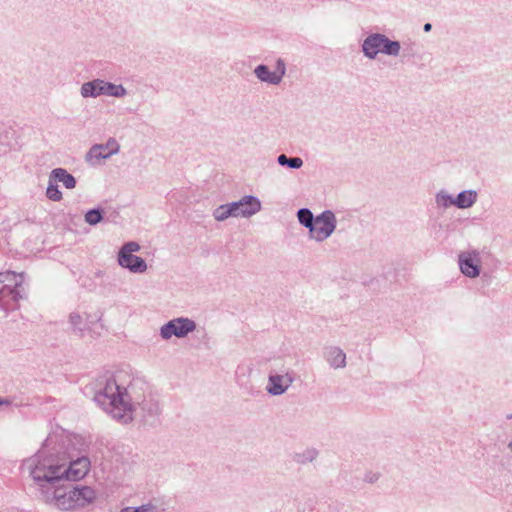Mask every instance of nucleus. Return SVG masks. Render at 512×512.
Here are the masks:
<instances>
[{
	"instance_id": "27",
	"label": "nucleus",
	"mask_w": 512,
	"mask_h": 512,
	"mask_svg": "<svg viewBox=\"0 0 512 512\" xmlns=\"http://www.w3.org/2000/svg\"><path fill=\"white\" fill-rule=\"evenodd\" d=\"M379 474L375 472H368L364 476V480L368 483H374L378 480Z\"/></svg>"
},
{
	"instance_id": "18",
	"label": "nucleus",
	"mask_w": 512,
	"mask_h": 512,
	"mask_svg": "<svg viewBox=\"0 0 512 512\" xmlns=\"http://www.w3.org/2000/svg\"><path fill=\"white\" fill-rule=\"evenodd\" d=\"M479 199V193L474 189H465L455 195V207L466 210L472 208Z\"/></svg>"
},
{
	"instance_id": "6",
	"label": "nucleus",
	"mask_w": 512,
	"mask_h": 512,
	"mask_svg": "<svg viewBox=\"0 0 512 512\" xmlns=\"http://www.w3.org/2000/svg\"><path fill=\"white\" fill-rule=\"evenodd\" d=\"M24 274L12 271L0 273V308L5 311L15 310L23 298Z\"/></svg>"
},
{
	"instance_id": "4",
	"label": "nucleus",
	"mask_w": 512,
	"mask_h": 512,
	"mask_svg": "<svg viewBox=\"0 0 512 512\" xmlns=\"http://www.w3.org/2000/svg\"><path fill=\"white\" fill-rule=\"evenodd\" d=\"M360 47L363 56L368 60H376L380 56L396 59L401 56L403 50L399 40L378 31L369 32Z\"/></svg>"
},
{
	"instance_id": "3",
	"label": "nucleus",
	"mask_w": 512,
	"mask_h": 512,
	"mask_svg": "<svg viewBox=\"0 0 512 512\" xmlns=\"http://www.w3.org/2000/svg\"><path fill=\"white\" fill-rule=\"evenodd\" d=\"M44 499L62 511L83 509L95 502L97 492L86 485L62 484L44 490Z\"/></svg>"
},
{
	"instance_id": "19",
	"label": "nucleus",
	"mask_w": 512,
	"mask_h": 512,
	"mask_svg": "<svg viewBox=\"0 0 512 512\" xmlns=\"http://www.w3.org/2000/svg\"><path fill=\"white\" fill-rule=\"evenodd\" d=\"M434 203L437 210L444 212L455 207V195L446 189H439L434 195Z\"/></svg>"
},
{
	"instance_id": "9",
	"label": "nucleus",
	"mask_w": 512,
	"mask_h": 512,
	"mask_svg": "<svg viewBox=\"0 0 512 512\" xmlns=\"http://www.w3.org/2000/svg\"><path fill=\"white\" fill-rule=\"evenodd\" d=\"M72 450V440L69 437L67 448L62 449L61 453L63 480L78 481L88 473L90 460L87 457H80L73 460Z\"/></svg>"
},
{
	"instance_id": "7",
	"label": "nucleus",
	"mask_w": 512,
	"mask_h": 512,
	"mask_svg": "<svg viewBox=\"0 0 512 512\" xmlns=\"http://www.w3.org/2000/svg\"><path fill=\"white\" fill-rule=\"evenodd\" d=\"M101 315L98 312L75 310L68 315V323L72 333L81 338H94L100 333L97 329L100 324Z\"/></svg>"
},
{
	"instance_id": "21",
	"label": "nucleus",
	"mask_w": 512,
	"mask_h": 512,
	"mask_svg": "<svg viewBox=\"0 0 512 512\" xmlns=\"http://www.w3.org/2000/svg\"><path fill=\"white\" fill-rule=\"evenodd\" d=\"M59 183L55 180L50 172L48 175V183L45 190V196L48 200L53 202H60L63 200V193L59 188Z\"/></svg>"
},
{
	"instance_id": "15",
	"label": "nucleus",
	"mask_w": 512,
	"mask_h": 512,
	"mask_svg": "<svg viewBox=\"0 0 512 512\" xmlns=\"http://www.w3.org/2000/svg\"><path fill=\"white\" fill-rule=\"evenodd\" d=\"M286 74V63L278 58L273 68L265 64H260L254 68L255 77L268 85H279Z\"/></svg>"
},
{
	"instance_id": "23",
	"label": "nucleus",
	"mask_w": 512,
	"mask_h": 512,
	"mask_svg": "<svg viewBox=\"0 0 512 512\" xmlns=\"http://www.w3.org/2000/svg\"><path fill=\"white\" fill-rule=\"evenodd\" d=\"M277 162L281 166H287L291 169H300L303 166V160L300 157L288 158L285 154L277 157Z\"/></svg>"
},
{
	"instance_id": "10",
	"label": "nucleus",
	"mask_w": 512,
	"mask_h": 512,
	"mask_svg": "<svg viewBox=\"0 0 512 512\" xmlns=\"http://www.w3.org/2000/svg\"><path fill=\"white\" fill-rule=\"evenodd\" d=\"M197 329L196 322L188 317H176L164 323L159 328V336L163 341H169L172 337L183 339L194 333Z\"/></svg>"
},
{
	"instance_id": "17",
	"label": "nucleus",
	"mask_w": 512,
	"mask_h": 512,
	"mask_svg": "<svg viewBox=\"0 0 512 512\" xmlns=\"http://www.w3.org/2000/svg\"><path fill=\"white\" fill-rule=\"evenodd\" d=\"M323 357L328 365L333 369H343L346 367V353L340 347H326L323 352Z\"/></svg>"
},
{
	"instance_id": "25",
	"label": "nucleus",
	"mask_w": 512,
	"mask_h": 512,
	"mask_svg": "<svg viewBox=\"0 0 512 512\" xmlns=\"http://www.w3.org/2000/svg\"><path fill=\"white\" fill-rule=\"evenodd\" d=\"M103 219V212L100 209H91L84 215V220L89 225H97Z\"/></svg>"
},
{
	"instance_id": "13",
	"label": "nucleus",
	"mask_w": 512,
	"mask_h": 512,
	"mask_svg": "<svg viewBox=\"0 0 512 512\" xmlns=\"http://www.w3.org/2000/svg\"><path fill=\"white\" fill-rule=\"evenodd\" d=\"M296 379L295 372L287 368L282 371H270L265 387L266 392L272 396L285 394Z\"/></svg>"
},
{
	"instance_id": "28",
	"label": "nucleus",
	"mask_w": 512,
	"mask_h": 512,
	"mask_svg": "<svg viewBox=\"0 0 512 512\" xmlns=\"http://www.w3.org/2000/svg\"><path fill=\"white\" fill-rule=\"evenodd\" d=\"M214 217L216 220L218 221H223L224 220V206H219L215 211H214Z\"/></svg>"
},
{
	"instance_id": "14",
	"label": "nucleus",
	"mask_w": 512,
	"mask_h": 512,
	"mask_svg": "<svg viewBox=\"0 0 512 512\" xmlns=\"http://www.w3.org/2000/svg\"><path fill=\"white\" fill-rule=\"evenodd\" d=\"M262 208L261 201L252 195L243 196L239 201L226 205V217L249 218Z\"/></svg>"
},
{
	"instance_id": "2",
	"label": "nucleus",
	"mask_w": 512,
	"mask_h": 512,
	"mask_svg": "<svg viewBox=\"0 0 512 512\" xmlns=\"http://www.w3.org/2000/svg\"><path fill=\"white\" fill-rule=\"evenodd\" d=\"M69 435L64 431H54L45 439L42 447L22 463V470L40 489H53L63 481L62 449L67 448Z\"/></svg>"
},
{
	"instance_id": "24",
	"label": "nucleus",
	"mask_w": 512,
	"mask_h": 512,
	"mask_svg": "<svg viewBox=\"0 0 512 512\" xmlns=\"http://www.w3.org/2000/svg\"><path fill=\"white\" fill-rule=\"evenodd\" d=\"M318 457V451L315 448H306L300 453L295 455V459L298 463H309L313 462Z\"/></svg>"
},
{
	"instance_id": "11",
	"label": "nucleus",
	"mask_w": 512,
	"mask_h": 512,
	"mask_svg": "<svg viewBox=\"0 0 512 512\" xmlns=\"http://www.w3.org/2000/svg\"><path fill=\"white\" fill-rule=\"evenodd\" d=\"M140 248L141 247L137 242L130 241L125 243L120 248L117 255V262L119 266L128 269L131 273H145L148 269L147 263L143 258L134 255L135 252L140 251Z\"/></svg>"
},
{
	"instance_id": "31",
	"label": "nucleus",
	"mask_w": 512,
	"mask_h": 512,
	"mask_svg": "<svg viewBox=\"0 0 512 512\" xmlns=\"http://www.w3.org/2000/svg\"><path fill=\"white\" fill-rule=\"evenodd\" d=\"M0 405H9L8 400H0Z\"/></svg>"
},
{
	"instance_id": "20",
	"label": "nucleus",
	"mask_w": 512,
	"mask_h": 512,
	"mask_svg": "<svg viewBox=\"0 0 512 512\" xmlns=\"http://www.w3.org/2000/svg\"><path fill=\"white\" fill-rule=\"evenodd\" d=\"M52 176L58 183H61L66 189L72 190L76 187V178L64 168H54L51 170Z\"/></svg>"
},
{
	"instance_id": "5",
	"label": "nucleus",
	"mask_w": 512,
	"mask_h": 512,
	"mask_svg": "<svg viewBox=\"0 0 512 512\" xmlns=\"http://www.w3.org/2000/svg\"><path fill=\"white\" fill-rule=\"evenodd\" d=\"M492 260L493 255L486 248L469 246L457 254V267L465 278L474 280L484 274Z\"/></svg>"
},
{
	"instance_id": "29",
	"label": "nucleus",
	"mask_w": 512,
	"mask_h": 512,
	"mask_svg": "<svg viewBox=\"0 0 512 512\" xmlns=\"http://www.w3.org/2000/svg\"><path fill=\"white\" fill-rule=\"evenodd\" d=\"M120 512H137V510H135V507H126L123 508Z\"/></svg>"
},
{
	"instance_id": "26",
	"label": "nucleus",
	"mask_w": 512,
	"mask_h": 512,
	"mask_svg": "<svg viewBox=\"0 0 512 512\" xmlns=\"http://www.w3.org/2000/svg\"><path fill=\"white\" fill-rule=\"evenodd\" d=\"M135 510H137V512H155L156 507L152 504H145L139 507H135Z\"/></svg>"
},
{
	"instance_id": "30",
	"label": "nucleus",
	"mask_w": 512,
	"mask_h": 512,
	"mask_svg": "<svg viewBox=\"0 0 512 512\" xmlns=\"http://www.w3.org/2000/svg\"><path fill=\"white\" fill-rule=\"evenodd\" d=\"M432 28V25L430 23H426L423 27L425 32H429Z\"/></svg>"
},
{
	"instance_id": "8",
	"label": "nucleus",
	"mask_w": 512,
	"mask_h": 512,
	"mask_svg": "<svg viewBox=\"0 0 512 512\" xmlns=\"http://www.w3.org/2000/svg\"><path fill=\"white\" fill-rule=\"evenodd\" d=\"M128 94L127 89L121 84H114L97 78L84 82L80 87V95L82 98H97L105 95L115 98H123Z\"/></svg>"
},
{
	"instance_id": "16",
	"label": "nucleus",
	"mask_w": 512,
	"mask_h": 512,
	"mask_svg": "<svg viewBox=\"0 0 512 512\" xmlns=\"http://www.w3.org/2000/svg\"><path fill=\"white\" fill-rule=\"evenodd\" d=\"M120 151V145L116 139L110 138L104 144H95L87 152L85 159L92 165H97L101 160L110 158Z\"/></svg>"
},
{
	"instance_id": "1",
	"label": "nucleus",
	"mask_w": 512,
	"mask_h": 512,
	"mask_svg": "<svg viewBox=\"0 0 512 512\" xmlns=\"http://www.w3.org/2000/svg\"><path fill=\"white\" fill-rule=\"evenodd\" d=\"M96 401L116 421L130 423L138 413L145 421L157 417L160 412L159 401L152 395H136L134 385L127 388L119 384L116 378L106 381L103 390L96 395Z\"/></svg>"
},
{
	"instance_id": "12",
	"label": "nucleus",
	"mask_w": 512,
	"mask_h": 512,
	"mask_svg": "<svg viewBox=\"0 0 512 512\" xmlns=\"http://www.w3.org/2000/svg\"><path fill=\"white\" fill-rule=\"evenodd\" d=\"M337 217L332 210H324L316 215L313 226L309 232V239L322 243L330 238L337 228Z\"/></svg>"
},
{
	"instance_id": "22",
	"label": "nucleus",
	"mask_w": 512,
	"mask_h": 512,
	"mask_svg": "<svg viewBox=\"0 0 512 512\" xmlns=\"http://www.w3.org/2000/svg\"><path fill=\"white\" fill-rule=\"evenodd\" d=\"M297 219L301 225H303L305 228L308 229L310 232L311 227L314 224V221L316 219V216L313 215L311 210L308 208H301L297 212Z\"/></svg>"
}]
</instances>
